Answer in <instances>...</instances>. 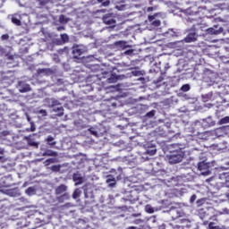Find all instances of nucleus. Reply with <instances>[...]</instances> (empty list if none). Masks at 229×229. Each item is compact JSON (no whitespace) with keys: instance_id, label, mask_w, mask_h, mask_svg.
I'll return each instance as SVG.
<instances>
[{"instance_id":"1","label":"nucleus","mask_w":229,"mask_h":229,"mask_svg":"<svg viewBox=\"0 0 229 229\" xmlns=\"http://www.w3.org/2000/svg\"><path fill=\"white\" fill-rule=\"evenodd\" d=\"M170 155L166 156V158L169 164H180L182 160H183V157H185V152L178 145H170L168 147Z\"/></svg>"},{"instance_id":"2","label":"nucleus","mask_w":229,"mask_h":229,"mask_svg":"<svg viewBox=\"0 0 229 229\" xmlns=\"http://www.w3.org/2000/svg\"><path fill=\"white\" fill-rule=\"evenodd\" d=\"M198 169L201 171L202 176H208L212 174V171H210V163L205 161H201L198 164Z\"/></svg>"},{"instance_id":"3","label":"nucleus","mask_w":229,"mask_h":229,"mask_svg":"<svg viewBox=\"0 0 229 229\" xmlns=\"http://www.w3.org/2000/svg\"><path fill=\"white\" fill-rule=\"evenodd\" d=\"M102 21L104 24H106L107 26H112L113 28H115V19H114V16H112V13L105 14L102 17Z\"/></svg>"},{"instance_id":"4","label":"nucleus","mask_w":229,"mask_h":229,"mask_svg":"<svg viewBox=\"0 0 229 229\" xmlns=\"http://www.w3.org/2000/svg\"><path fill=\"white\" fill-rule=\"evenodd\" d=\"M158 13H155L154 15H148V21L150 22V26L153 28H158L160 24H162V21L160 20H157V16Z\"/></svg>"},{"instance_id":"5","label":"nucleus","mask_w":229,"mask_h":229,"mask_svg":"<svg viewBox=\"0 0 229 229\" xmlns=\"http://www.w3.org/2000/svg\"><path fill=\"white\" fill-rule=\"evenodd\" d=\"M72 180L75 183V187H78V185H81V183L85 182V178H83V176H81V174L78 172L72 174Z\"/></svg>"},{"instance_id":"6","label":"nucleus","mask_w":229,"mask_h":229,"mask_svg":"<svg viewBox=\"0 0 229 229\" xmlns=\"http://www.w3.org/2000/svg\"><path fill=\"white\" fill-rule=\"evenodd\" d=\"M67 185L65 184H60L55 189V196H60L61 194H65L67 192Z\"/></svg>"},{"instance_id":"7","label":"nucleus","mask_w":229,"mask_h":229,"mask_svg":"<svg viewBox=\"0 0 229 229\" xmlns=\"http://www.w3.org/2000/svg\"><path fill=\"white\" fill-rule=\"evenodd\" d=\"M197 36L195 32H190L184 38L183 42L186 44H191V42H196Z\"/></svg>"},{"instance_id":"8","label":"nucleus","mask_w":229,"mask_h":229,"mask_svg":"<svg viewBox=\"0 0 229 229\" xmlns=\"http://www.w3.org/2000/svg\"><path fill=\"white\" fill-rule=\"evenodd\" d=\"M114 47H116V49H126L128 47H130V45H128V42L126 41H116L114 44Z\"/></svg>"},{"instance_id":"9","label":"nucleus","mask_w":229,"mask_h":229,"mask_svg":"<svg viewBox=\"0 0 229 229\" xmlns=\"http://www.w3.org/2000/svg\"><path fill=\"white\" fill-rule=\"evenodd\" d=\"M203 123H204V126H206V128H210L212 126H216V121H214V119H212V116H208L206 119H204Z\"/></svg>"},{"instance_id":"10","label":"nucleus","mask_w":229,"mask_h":229,"mask_svg":"<svg viewBox=\"0 0 229 229\" xmlns=\"http://www.w3.org/2000/svg\"><path fill=\"white\" fill-rule=\"evenodd\" d=\"M84 51L83 49L80 48V47H74L72 48V55L73 58L77 59L80 58L81 55H83Z\"/></svg>"},{"instance_id":"11","label":"nucleus","mask_w":229,"mask_h":229,"mask_svg":"<svg viewBox=\"0 0 229 229\" xmlns=\"http://www.w3.org/2000/svg\"><path fill=\"white\" fill-rule=\"evenodd\" d=\"M71 197L69 196V194L67 192L61 194L60 196L56 197V201H58V203H65V201H67V199H69Z\"/></svg>"},{"instance_id":"12","label":"nucleus","mask_w":229,"mask_h":229,"mask_svg":"<svg viewBox=\"0 0 229 229\" xmlns=\"http://www.w3.org/2000/svg\"><path fill=\"white\" fill-rule=\"evenodd\" d=\"M106 183L109 185V187H115V185H117V181H115V177L107 175Z\"/></svg>"},{"instance_id":"13","label":"nucleus","mask_w":229,"mask_h":229,"mask_svg":"<svg viewBox=\"0 0 229 229\" xmlns=\"http://www.w3.org/2000/svg\"><path fill=\"white\" fill-rule=\"evenodd\" d=\"M47 146L50 148H53L54 146H56V141H55V137L49 135L47 138L45 140Z\"/></svg>"},{"instance_id":"14","label":"nucleus","mask_w":229,"mask_h":229,"mask_svg":"<svg viewBox=\"0 0 229 229\" xmlns=\"http://www.w3.org/2000/svg\"><path fill=\"white\" fill-rule=\"evenodd\" d=\"M42 157H58V152L53 151L51 149H47L42 153Z\"/></svg>"},{"instance_id":"15","label":"nucleus","mask_w":229,"mask_h":229,"mask_svg":"<svg viewBox=\"0 0 229 229\" xmlns=\"http://www.w3.org/2000/svg\"><path fill=\"white\" fill-rule=\"evenodd\" d=\"M31 90V86H30V84H24L22 85L20 89H19V91L21 93V94H24L26 92H30Z\"/></svg>"},{"instance_id":"16","label":"nucleus","mask_w":229,"mask_h":229,"mask_svg":"<svg viewBox=\"0 0 229 229\" xmlns=\"http://www.w3.org/2000/svg\"><path fill=\"white\" fill-rule=\"evenodd\" d=\"M109 101H111V106H113V108H116L121 105V101H119L117 98H111Z\"/></svg>"},{"instance_id":"17","label":"nucleus","mask_w":229,"mask_h":229,"mask_svg":"<svg viewBox=\"0 0 229 229\" xmlns=\"http://www.w3.org/2000/svg\"><path fill=\"white\" fill-rule=\"evenodd\" d=\"M170 214L172 216V219H178V217H182V213H180L178 209H174L170 211Z\"/></svg>"},{"instance_id":"18","label":"nucleus","mask_w":229,"mask_h":229,"mask_svg":"<svg viewBox=\"0 0 229 229\" xmlns=\"http://www.w3.org/2000/svg\"><path fill=\"white\" fill-rule=\"evenodd\" d=\"M64 106H60V107H55L53 109V112H55V114H57L58 117H62L64 115Z\"/></svg>"},{"instance_id":"19","label":"nucleus","mask_w":229,"mask_h":229,"mask_svg":"<svg viewBox=\"0 0 229 229\" xmlns=\"http://www.w3.org/2000/svg\"><path fill=\"white\" fill-rule=\"evenodd\" d=\"M202 98L203 99H205V101H212V99H214V93H207L206 95H203Z\"/></svg>"},{"instance_id":"20","label":"nucleus","mask_w":229,"mask_h":229,"mask_svg":"<svg viewBox=\"0 0 229 229\" xmlns=\"http://www.w3.org/2000/svg\"><path fill=\"white\" fill-rule=\"evenodd\" d=\"M81 196V190L79 188L75 189L73 193H72V199H78Z\"/></svg>"},{"instance_id":"21","label":"nucleus","mask_w":229,"mask_h":229,"mask_svg":"<svg viewBox=\"0 0 229 229\" xmlns=\"http://www.w3.org/2000/svg\"><path fill=\"white\" fill-rule=\"evenodd\" d=\"M142 191H144V187L143 186H134L133 187V191H131V194H133V191L134 192H137L138 194L140 193V192H142Z\"/></svg>"},{"instance_id":"22","label":"nucleus","mask_w":229,"mask_h":229,"mask_svg":"<svg viewBox=\"0 0 229 229\" xmlns=\"http://www.w3.org/2000/svg\"><path fill=\"white\" fill-rule=\"evenodd\" d=\"M50 169L51 171H53V173H60V169H62V165H53Z\"/></svg>"},{"instance_id":"23","label":"nucleus","mask_w":229,"mask_h":229,"mask_svg":"<svg viewBox=\"0 0 229 229\" xmlns=\"http://www.w3.org/2000/svg\"><path fill=\"white\" fill-rule=\"evenodd\" d=\"M180 222L182 223V225H184L182 226H184L185 228H191V221L189 219L183 218L181 219Z\"/></svg>"},{"instance_id":"24","label":"nucleus","mask_w":229,"mask_h":229,"mask_svg":"<svg viewBox=\"0 0 229 229\" xmlns=\"http://www.w3.org/2000/svg\"><path fill=\"white\" fill-rule=\"evenodd\" d=\"M219 124H229V116L221 118L218 122Z\"/></svg>"},{"instance_id":"25","label":"nucleus","mask_w":229,"mask_h":229,"mask_svg":"<svg viewBox=\"0 0 229 229\" xmlns=\"http://www.w3.org/2000/svg\"><path fill=\"white\" fill-rule=\"evenodd\" d=\"M208 229H225L223 227H220L219 225H216V223L210 222L208 224Z\"/></svg>"},{"instance_id":"26","label":"nucleus","mask_w":229,"mask_h":229,"mask_svg":"<svg viewBox=\"0 0 229 229\" xmlns=\"http://www.w3.org/2000/svg\"><path fill=\"white\" fill-rule=\"evenodd\" d=\"M182 92H189L191 90V86L189 84H184L181 87Z\"/></svg>"},{"instance_id":"27","label":"nucleus","mask_w":229,"mask_h":229,"mask_svg":"<svg viewBox=\"0 0 229 229\" xmlns=\"http://www.w3.org/2000/svg\"><path fill=\"white\" fill-rule=\"evenodd\" d=\"M12 22H13V24H15L16 26H21V20H19V18H15V17L12 18Z\"/></svg>"},{"instance_id":"28","label":"nucleus","mask_w":229,"mask_h":229,"mask_svg":"<svg viewBox=\"0 0 229 229\" xmlns=\"http://www.w3.org/2000/svg\"><path fill=\"white\" fill-rule=\"evenodd\" d=\"M98 3H102V6H109L110 5V0H97Z\"/></svg>"},{"instance_id":"29","label":"nucleus","mask_w":229,"mask_h":229,"mask_svg":"<svg viewBox=\"0 0 229 229\" xmlns=\"http://www.w3.org/2000/svg\"><path fill=\"white\" fill-rule=\"evenodd\" d=\"M61 40L63 42H69V36L67 34H61Z\"/></svg>"},{"instance_id":"30","label":"nucleus","mask_w":229,"mask_h":229,"mask_svg":"<svg viewBox=\"0 0 229 229\" xmlns=\"http://www.w3.org/2000/svg\"><path fill=\"white\" fill-rule=\"evenodd\" d=\"M155 114H156V111L155 110H151V111H149V112H148L146 114V117H149V118L155 117Z\"/></svg>"},{"instance_id":"31","label":"nucleus","mask_w":229,"mask_h":229,"mask_svg":"<svg viewBox=\"0 0 229 229\" xmlns=\"http://www.w3.org/2000/svg\"><path fill=\"white\" fill-rule=\"evenodd\" d=\"M55 162H56L55 158H48L46 160L47 165H49V164H55Z\"/></svg>"},{"instance_id":"32","label":"nucleus","mask_w":229,"mask_h":229,"mask_svg":"<svg viewBox=\"0 0 229 229\" xmlns=\"http://www.w3.org/2000/svg\"><path fill=\"white\" fill-rule=\"evenodd\" d=\"M27 194H32V192H35V188L29 187L26 191Z\"/></svg>"},{"instance_id":"33","label":"nucleus","mask_w":229,"mask_h":229,"mask_svg":"<svg viewBox=\"0 0 229 229\" xmlns=\"http://www.w3.org/2000/svg\"><path fill=\"white\" fill-rule=\"evenodd\" d=\"M10 38V35L8 34H3L1 36V40H8Z\"/></svg>"},{"instance_id":"34","label":"nucleus","mask_w":229,"mask_h":229,"mask_svg":"<svg viewBox=\"0 0 229 229\" xmlns=\"http://www.w3.org/2000/svg\"><path fill=\"white\" fill-rule=\"evenodd\" d=\"M38 114H41L43 117H46V115H47V111H46L45 109H41L38 111Z\"/></svg>"},{"instance_id":"35","label":"nucleus","mask_w":229,"mask_h":229,"mask_svg":"<svg viewBox=\"0 0 229 229\" xmlns=\"http://www.w3.org/2000/svg\"><path fill=\"white\" fill-rule=\"evenodd\" d=\"M147 154L153 156L157 154V149L147 150Z\"/></svg>"},{"instance_id":"36","label":"nucleus","mask_w":229,"mask_h":229,"mask_svg":"<svg viewBox=\"0 0 229 229\" xmlns=\"http://www.w3.org/2000/svg\"><path fill=\"white\" fill-rule=\"evenodd\" d=\"M161 81H164V77L160 76L157 78V80L154 81V83L158 84Z\"/></svg>"},{"instance_id":"37","label":"nucleus","mask_w":229,"mask_h":229,"mask_svg":"<svg viewBox=\"0 0 229 229\" xmlns=\"http://www.w3.org/2000/svg\"><path fill=\"white\" fill-rule=\"evenodd\" d=\"M89 131L91 135H94V137H98V132L92 130V128L89 129Z\"/></svg>"},{"instance_id":"38","label":"nucleus","mask_w":229,"mask_h":229,"mask_svg":"<svg viewBox=\"0 0 229 229\" xmlns=\"http://www.w3.org/2000/svg\"><path fill=\"white\" fill-rule=\"evenodd\" d=\"M58 105H60V102L58 100H53L51 106H58Z\"/></svg>"},{"instance_id":"39","label":"nucleus","mask_w":229,"mask_h":229,"mask_svg":"<svg viewBox=\"0 0 229 229\" xmlns=\"http://www.w3.org/2000/svg\"><path fill=\"white\" fill-rule=\"evenodd\" d=\"M198 197L196 196V194H193L191 197V199H190V201H191V203H194V201H196V199H197Z\"/></svg>"},{"instance_id":"40","label":"nucleus","mask_w":229,"mask_h":229,"mask_svg":"<svg viewBox=\"0 0 229 229\" xmlns=\"http://www.w3.org/2000/svg\"><path fill=\"white\" fill-rule=\"evenodd\" d=\"M36 127H35V123H33V122H30V131H35Z\"/></svg>"},{"instance_id":"41","label":"nucleus","mask_w":229,"mask_h":229,"mask_svg":"<svg viewBox=\"0 0 229 229\" xmlns=\"http://www.w3.org/2000/svg\"><path fill=\"white\" fill-rule=\"evenodd\" d=\"M60 22H67V21L65 20V16L61 15L59 18Z\"/></svg>"},{"instance_id":"42","label":"nucleus","mask_w":229,"mask_h":229,"mask_svg":"<svg viewBox=\"0 0 229 229\" xmlns=\"http://www.w3.org/2000/svg\"><path fill=\"white\" fill-rule=\"evenodd\" d=\"M124 55H133V49H129L124 52Z\"/></svg>"},{"instance_id":"43","label":"nucleus","mask_w":229,"mask_h":229,"mask_svg":"<svg viewBox=\"0 0 229 229\" xmlns=\"http://www.w3.org/2000/svg\"><path fill=\"white\" fill-rule=\"evenodd\" d=\"M30 146H35L36 148H38V143L35 142V141H30Z\"/></svg>"},{"instance_id":"44","label":"nucleus","mask_w":229,"mask_h":229,"mask_svg":"<svg viewBox=\"0 0 229 229\" xmlns=\"http://www.w3.org/2000/svg\"><path fill=\"white\" fill-rule=\"evenodd\" d=\"M47 3H49V0H43L40 2V4L44 6V4H47Z\"/></svg>"},{"instance_id":"45","label":"nucleus","mask_w":229,"mask_h":229,"mask_svg":"<svg viewBox=\"0 0 229 229\" xmlns=\"http://www.w3.org/2000/svg\"><path fill=\"white\" fill-rule=\"evenodd\" d=\"M130 201H139V196H136L135 198L131 199L129 198Z\"/></svg>"},{"instance_id":"46","label":"nucleus","mask_w":229,"mask_h":229,"mask_svg":"<svg viewBox=\"0 0 229 229\" xmlns=\"http://www.w3.org/2000/svg\"><path fill=\"white\" fill-rule=\"evenodd\" d=\"M46 69H39L38 71V72L39 73V74H42V72H46Z\"/></svg>"},{"instance_id":"47","label":"nucleus","mask_w":229,"mask_h":229,"mask_svg":"<svg viewBox=\"0 0 229 229\" xmlns=\"http://www.w3.org/2000/svg\"><path fill=\"white\" fill-rule=\"evenodd\" d=\"M0 162H6V159L4 158V157L0 156Z\"/></svg>"},{"instance_id":"48","label":"nucleus","mask_w":229,"mask_h":229,"mask_svg":"<svg viewBox=\"0 0 229 229\" xmlns=\"http://www.w3.org/2000/svg\"><path fill=\"white\" fill-rule=\"evenodd\" d=\"M154 8L153 7H148L147 12H153Z\"/></svg>"},{"instance_id":"49","label":"nucleus","mask_w":229,"mask_h":229,"mask_svg":"<svg viewBox=\"0 0 229 229\" xmlns=\"http://www.w3.org/2000/svg\"><path fill=\"white\" fill-rule=\"evenodd\" d=\"M64 49H59V50H57V52H58L59 55H63V54H64Z\"/></svg>"},{"instance_id":"50","label":"nucleus","mask_w":229,"mask_h":229,"mask_svg":"<svg viewBox=\"0 0 229 229\" xmlns=\"http://www.w3.org/2000/svg\"><path fill=\"white\" fill-rule=\"evenodd\" d=\"M148 212L149 214H153L154 210H153V208H149V209L148 210Z\"/></svg>"},{"instance_id":"51","label":"nucleus","mask_w":229,"mask_h":229,"mask_svg":"<svg viewBox=\"0 0 229 229\" xmlns=\"http://www.w3.org/2000/svg\"><path fill=\"white\" fill-rule=\"evenodd\" d=\"M4 150L3 148H0V155H4Z\"/></svg>"},{"instance_id":"52","label":"nucleus","mask_w":229,"mask_h":229,"mask_svg":"<svg viewBox=\"0 0 229 229\" xmlns=\"http://www.w3.org/2000/svg\"><path fill=\"white\" fill-rule=\"evenodd\" d=\"M127 229H139V228H137L135 226H129V227H127Z\"/></svg>"},{"instance_id":"53","label":"nucleus","mask_w":229,"mask_h":229,"mask_svg":"<svg viewBox=\"0 0 229 229\" xmlns=\"http://www.w3.org/2000/svg\"><path fill=\"white\" fill-rule=\"evenodd\" d=\"M212 30H213V33H214V35H217V30H214V29H212Z\"/></svg>"},{"instance_id":"54","label":"nucleus","mask_w":229,"mask_h":229,"mask_svg":"<svg viewBox=\"0 0 229 229\" xmlns=\"http://www.w3.org/2000/svg\"><path fill=\"white\" fill-rule=\"evenodd\" d=\"M57 30H58V31H60L61 30H64V27H59V28H57Z\"/></svg>"},{"instance_id":"55","label":"nucleus","mask_w":229,"mask_h":229,"mask_svg":"<svg viewBox=\"0 0 229 229\" xmlns=\"http://www.w3.org/2000/svg\"><path fill=\"white\" fill-rule=\"evenodd\" d=\"M27 121H28L29 123H31V118L27 117Z\"/></svg>"},{"instance_id":"56","label":"nucleus","mask_w":229,"mask_h":229,"mask_svg":"<svg viewBox=\"0 0 229 229\" xmlns=\"http://www.w3.org/2000/svg\"><path fill=\"white\" fill-rule=\"evenodd\" d=\"M65 207H71V203H66Z\"/></svg>"},{"instance_id":"57","label":"nucleus","mask_w":229,"mask_h":229,"mask_svg":"<svg viewBox=\"0 0 229 229\" xmlns=\"http://www.w3.org/2000/svg\"><path fill=\"white\" fill-rule=\"evenodd\" d=\"M198 13H199V12L196 11V12H194L193 14L198 15Z\"/></svg>"},{"instance_id":"58","label":"nucleus","mask_w":229,"mask_h":229,"mask_svg":"<svg viewBox=\"0 0 229 229\" xmlns=\"http://www.w3.org/2000/svg\"><path fill=\"white\" fill-rule=\"evenodd\" d=\"M117 180H121V175L117 176Z\"/></svg>"}]
</instances>
